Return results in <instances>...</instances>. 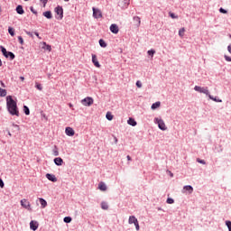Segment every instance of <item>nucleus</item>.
<instances>
[{
  "mask_svg": "<svg viewBox=\"0 0 231 231\" xmlns=\"http://www.w3.org/2000/svg\"><path fill=\"white\" fill-rule=\"evenodd\" d=\"M6 106L8 112L13 116H19V108H17V102L12 98V96H7L6 97Z\"/></svg>",
  "mask_w": 231,
  "mask_h": 231,
  "instance_id": "1",
  "label": "nucleus"
},
{
  "mask_svg": "<svg viewBox=\"0 0 231 231\" xmlns=\"http://www.w3.org/2000/svg\"><path fill=\"white\" fill-rule=\"evenodd\" d=\"M194 89L198 91V93H203L204 95H208L210 100H214V102H222V100H217L216 97H212L208 92V88H202L199 86H195Z\"/></svg>",
  "mask_w": 231,
  "mask_h": 231,
  "instance_id": "2",
  "label": "nucleus"
},
{
  "mask_svg": "<svg viewBox=\"0 0 231 231\" xmlns=\"http://www.w3.org/2000/svg\"><path fill=\"white\" fill-rule=\"evenodd\" d=\"M54 12L56 14L55 17L58 21H62L64 18V9L62 6L58 5L56 8H54Z\"/></svg>",
  "mask_w": 231,
  "mask_h": 231,
  "instance_id": "3",
  "label": "nucleus"
},
{
  "mask_svg": "<svg viewBox=\"0 0 231 231\" xmlns=\"http://www.w3.org/2000/svg\"><path fill=\"white\" fill-rule=\"evenodd\" d=\"M154 122L155 124H158V127L161 131H167V125H165V122L162 119L156 117Z\"/></svg>",
  "mask_w": 231,
  "mask_h": 231,
  "instance_id": "4",
  "label": "nucleus"
},
{
  "mask_svg": "<svg viewBox=\"0 0 231 231\" xmlns=\"http://www.w3.org/2000/svg\"><path fill=\"white\" fill-rule=\"evenodd\" d=\"M20 204L23 207V208H25L26 210H29L30 212H32V204L30 203V201H28V199H23L20 201Z\"/></svg>",
  "mask_w": 231,
  "mask_h": 231,
  "instance_id": "5",
  "label": "nucleus"
},
{
  "mask_svg": "<svg viewBox=\"0 0 231 231\" xmlns=\"http://www.w3.org/2000/svg\"><path fill=\"white\" fill-rule=\"evenodd\" d=\"M129 225H134L136 230H140V224L138 223V219L134 216H130L128 219Z\"/></svg>",
  "mask_w": 231,
  "mask_h": 231,
  "instance_id": "6",
  "label": "nucleus"
},
{
  "mask_svg": "<svg viewBox=\"0 0 231 231\" xmlns=\"http://www.w3.org/2000/svg\"><path fill=\"white\" fill-rule=\"evenodd\" d=\"M93 102H94L93 97H85L83 100H81V104L88 107H89V106H93Z\"/></svg>",
  "mask_w": 231,
  "mask_h": 231,
  "instance_id": "7",
  "label": "nucleus"
},
{
  "mask_svg": "<svg viewBox=\"0 0 231 231\" xmlns=\"http://www.w3.org/2000/svg\"><path fill=\"white\" fill-rule=\"evenodd\" d=\"M130 3H131V0H120L118 2V6H120V8H122L123 10H125V8L129 6Z\"/></svg>",
  "mask_w": 231,
  "mask_h": 231,
  "instance_id": "8",
  "label": "nucleus"
},
{
  "mask_svg": "<svg viewBox=\"0 0 231 231\" xmlns=\"http://www.w3.org/2000/svg\"><path fill=\"white\" fill-rule=\"evenodd\" d=\"M92 10H93V17L95 19H102V11H100V9L93 7Z\"/></svg>",
  "mask_w": 231,
  "mask_h": 231,
  "instance_id": "9",
  "label": "nucleus"
},
{
  "mask_svg": "<svg viewBox=\"0 0 231 231\" xmlns=\"http://www.w3.org/2000/svg\"><path fill=\"white\" fill-rule=\"evenodd\" d=\"M133 21H134V26H135V28H140V25L142 24V20L140 19V17L134 16Z\"/></svg>",
  "mask_w": 231,
  "mask_h": 231,
  "instance_id": "10",
  "label": "nucleus"
},
{
  "mask_svg": "<svg viewBox=\"0 0 231 231\" xmlns=\"http://www.w3.org/2000/svg\"><path fill=\"white\" fill-rule=\"evenodd\" d=\"M182 192L183 194H187V192H189V194H192V192H194V188H192V186L190 185L184 186Z\"/></svg>",
  "mask_w": 231,
  "mask_h": 231,
  "instance_id": "11",
  "label": "nucleus"
},
{
  "mask_svg": "<svg viewBox=\"0 0 231 231\" xmlns=\"http://www.w3.org/2000/svg\"><path fill=\"white\" fill-rule=\"evenodd\" d=\"M110 32H112V33H118V32H120V29L118 28V25H116V23L111 24L110 25Z\"/></svg>",
  "mask_w": 231,
  "mask_h": 231,
  "instance_id": "12",
  "label": "nucleus"
},
{
  "mask_svg": "<svg viewBox=\"0 0 231 231\" xmlns=\"http://www.w3.org/2000/svg\"><path fill=\"white\" fill-rule=\"evenodd\" d=\"M30 228H31V230H33V231H35V230H37V228H39V222L38 221H31L30 222Z\"/></svg>",
  "mask_w": 231,
  "mask_h": 231,
  "instance_id": "13",
  "label": "nucleus"
},
{
  "mask_svg": "<svg viewBox=\"0 0 231 231\" xmlns=\"http://www.w3.org/2000/svg\"><path fill=\"white\" fill-rule=\"evenodd\" d=\"M65 133H66L67 136H75V130H73V128H71V127H67L65 129Z\"/></svg>",
  "mask_w": 231,
  "mask_h": 231,
  "instance_id": "14",
  "label": "nucleus"
},
{
  "mask_svg": "<svg viewBox=\"0 0 231 231\" xmlns=\"http://www.w3.org/2000/svg\"><path fill=\"white\" fill-rule=\"evenodd\" d=\"M92 62L96 68H100V63L98 62V59H97V55L92 54Z\"/></svg>",
  "mask_w": 231,
  "mask_h": 231,
  "instance_id": "15",
  "label": "nucleus"
},
{
  "mask_svg": "<svg viewBox=\"0 0 231 231\" xmlns=\"http://www.w3.org/2000/svg\"><path fill=\"white\" fill-rule=\"evenodd\" d=\"M46 178L50 181H53V182L57 181V177H55V175H53V174L47 173Z\"/></svg>",
  "mask_w": 231,
  "mask_h": 231,
  "instance_id": "16",
  "label": "nucleus"
},
{
  "mask_svg": "<svg viewBox=\"0 0 231 231\" xmlns=\"http://www.w3.org/2000/svg\"><path fill=\"white\" fill-rule=\"evenodd\" d=\"M98 189H99V190L106 192V190H107V186H106V183H104V182H99Z\"/></svg>",
  "mask_w": 231,
  "mask_h": 231,
  "instance_id": "17",
  "label": "nucleus"
},
{
  "mask_svg": "<svg viewBox=\"0 0 231 231\" xmlns=\"http://www.w3.org/2000/svg\"><path fill=\"white\" fill-rule=\"evenodd\" d=\"M54 163L58 166H60L62 165V163H64V161L62 160V158L57 157L54 159Z\"/></svg>",
  "mask_w": 231,
  "mask_h": 231,
  "instance_id": "18",
  "label": "nucleus"
},
{
  "mask_svg": "<svg viewBox=\"0 0 231 231\" xmlns=\"http://www.w3.org/2000/svg\"><path fill=\"white\" fill-rule=\"evenodd\" d=\"M43 15L46 17V19H53V14H51V11L44 12Z\"/></svg>",
  "mask_w": 231,
  "mask_h": 231,
  "instance_id": "19",
  "label": "nucleus"
},
{
  "mask_svg": "<svg viewBox=\"0 0 231 231\" xmlns=\"http://www.w3.org/2000/svg\"><path fill=\"white\" fill-rule=\"evenodd\" d=\"M16 12L17 14H19V15H23V14H24V9H23V5H18L16 7Z\"/></svg>",
  "mask_w": 231,
  "mask_h": 231,
  "instance_id": "20",
  "label": "nucleus"
},
{
  "mask_svg": "<svg viewBox=\"0 0 231 231\" xmlns=\"http://www.w3.org/2000/svg\"><path fill=\"white\" fill-rule=\"evenodd\" d=\"M127 124L129 125H132L133 127H134V126H136V121L134 119V118H129L128 119V121H127Z\"/></svg>",
  "mask_w": 231,
  "mask_h": 231,
  "instance_id": "21",
  "label": "nucleus"
},
{
  "mask_svg": "<svg viewBox=\"0 0 231 231\" xmlns=\"http://www.w3.org/2000/svg\"><path fill=\"white\" fill-rule=\"evenodd\" d=\"M41 206L42 208H46L48 207V202L44 199H39Z\"/></svg>",
  "mask_w": 231,
  "mask_h": 231,
  "instance_id": "22",
  "label": "nucleus"
},
{
  "mask_svg": "<svg viewBox=\"0 0 231 231\" xmlns=\"http://www.w3.org/2000/svg\"><path fill=\"white\" fill-rule=\"evenodd\" d=\"M0 50L4 55V57H5L6 59H8V51H6V49L4 46H0Z\"/></svg>",
  "mask_w": 231,
  "mask_h": 231,
  "instance_id": "23",
  "label": "nucleus"
},
{
  "mask_svg": "<svg viewBox=\"0 0 231 231\" xmlns=\"http://www.w3.org/2000/svg\"><path fill=\"white\" fill-rule=\"evenodd\" d=\"M8 57L10 58V60H14V59H15V54L12 51H7V59Z\"/></svg>",
  "mask_w": 231,
  "mask_h": 231,
  "instance_id": "24",
  "label": "nucleus"
},
{
  "mask_svg": "<svg viewBox=\"0 0 231 231\" xmlns=\"http://www.w3.org/2000/svg\"><path fill=\"white\" fill-rule=\"evenodd\" d=\"M8 33L11 34V37H14L15 36V30H14V28H12V27H8Z\"/></svg>",
  "mask_w": 231,
  "mask_h": 231,
  "instance_id": "25",
  "label": "nucleus"
},
{
  "mask_svg": "<svg viewBox=\"0 0 231 231\" xmlns=\"http://www.w3.org/2000/svg\"><path fill=\"white\" fill-rule=\"evenodd\" d=\"M99 45L101 46V48H107V43H106V42L104 40H99Z\"/></svg>",
  "mask_w": 231,
  "mask_h": 231,
  "instance_id": "26",
  "label": "nucleus"
},
{
  "mask_svg": "<svg viewBox=\"0 0 231 231\" xmlns=\"http://www.w3.org/2000/svg\"><path fill=\"white\" fill-rule=\"evenodd\" d=\"M160 106H161L160 101L155 102V103H153V104L152 105V109H158V107H160Z\"/></svg>",
  "mask_w": 231,
  "mask_h": 231,
  "instance_id": "27",
  "label": "nucleus"
},
{
  "mask_svg": "<svg viewBox=\"0 0 231 231\" xmlns=\"http://www.w3.org/2000/svg\"><path fill=\"white\" fill-rule=\"evenodd\" d=\"M101 208H103V210H107V208H109V206L107 205L106 202H102Z\"/></svg>",
  "mask_w": 231,
  "mask_h": 231,
  "instance_id": "28",
  "label": "nucleus"
},
{
  "mask_svg": "<svg viewBox=\"0 0 231 231\" xmlns=\"http://www.w3.org/2000/svg\"><path fill=\"white\" fill-rule=\"evenodd\" d=\"M106 118H107L109 121L113 120V114H111V112H107L106 115Z\"/></svg>",
  "mask_w": 231,
  "mask_h": 231,
  "instance_id": "29",
  "label": "nucleus"
},
{
  "mask_svg": "<svg viewBox=\"0 0 231 231\" xmlns=\"http://www.w3.org/2000/svg\"><path fill=\"white\" fill-rule=\"evenodd\" d=\"M43 45L45 46V47H42L44 50H47V51H51V45L46 44V42H43Z\"/></svg>",
  "mask_w": 231,
  "mask_h": 231,
  "instance_id": "30",
  "label": "nucleus"
},
{
  "mask_svg": "<svg viewBox=\"0 0 231 231\" xmlns=\"http://www.w3.org/2000/svg\"><path fill=\"white\" fill-rule=\"evenodd\" d=\"M0 97H6V89L0 88Z\"/></svg>",
  "mask_w": 231,
  "mask_h": 231,
  "instance_id": "31",
  "label": "nucleus"
},
{
  "mask_svg": "<svg viewBox=\"0 0 231 231\" xmlns=\"http://www.w3.org/2000/svg\"><path fill=\"white\" fill-rule=\"evenodd\" d=\"M180 37H183L185 35V28H181L179 31Z\"/></svg>",
  "mask_w": 231,
  "mask_h": 231,
  "instance_id": "32",
  "label": "nucleus"
},
{
  "mask_svg": "<svg viewBox=\"0 0 231 231\" xmlns=\"http://www.w3.org/2000/svg\"><path fill=\"white\" fill-rule=\"evenodd\" d=\"M23 111H24L25 115H27V116L30 115V108H28V106H24Z\"/></svg>",
  "mask_w": 231,
  "mask_h": 231,
  "instance_id": "33",
  "label": "nucleus"
},
{
  "mask_svg": "<svg viewBox=\"0 0 231 231\" xmlns=\"http://www.w3.org/2000/svg\"><path fill=\"white\" fill-rule=\"evenodd\" d=\"M53 155L54 156H59V149L57 148V146L54 147Z\"/></svg>",
  "mask_w": 231,
  "mask_h": 231,
  "instance_id": "34",
  "label": "nucleus"
},
{
  "mask_svg": "<svg viewBox=\"0 0 231 231\" xmlns=\"http://www.w3.org/2000/svg\"><path fill=\"white\" fill-rule=\"evenodd\" d=\"M170 17H171V19H178V15H176L174 13H169Z\"/></svg>",
  "mask_w": 231,
  "mask_h": 231,
  "instance_id": "35",
  "label": "nucleus"
},
{
  "mask_svg": "<svg viewBox=\"0 0 231 231\" xmlns=\"http://www.w3.org/2000/svg\"><path fill=\"white\" fill-rule=\"evenodd\" d=\"M35 88H38L39 91H42V85L36 83Z\"/></svg>",
  "mask_w": 231,
  "mask_h": 231,
  "instance_id": "36",
  "label": "nucleus"
},
{
  "mask_svg": "<svg viewBox=\"0 0 231 231\" xmlns=\"http://www.w3.org/2000/svg\"><path fill=\"white\" fill-rule=\"evenodd\" d=\"M64 222L65 223H71V217H64Z\"/></svg>",
  "mask_w": 231,
  "mask_h": 231,
  "instance_id": "37",
  "label": "nucleus"
},
{
  "mask_svg": "<svg viewBox=\"0 0 231 231\" xmlns=\"http://www.w3.org/2000/svg\"><path fill=\"white\" fill-rule=\"evenodd\" d=\"M156 51L154 50L148 51V55H151L152 57H153Z\"/></svg>",
  "mask_w": 231,
  "mask_h": 231,
  "instance_id": "38",
  "label": "nucleus"
},
{
  "mask_svg": "<svg viewBox=\"0 0 231 231\" xmlns=\"http://www.w3.org/2000/svg\"><path fill=\"white\" fill-rule=\"evenodd\" d=\"M226 225L228 230L231 231V221H228V220L226 221Z\"/></svg>",
  "mask_w": 231,
  "mask_h": 231,
  "instance_id": "39",
  "label": "nucleus"
},
{
  "mask_svg": "<svg viewBox=\"0 0 231 231\" xmlns=\"http://www.w3.org/2000/svg\"><path fill=\"white\" fill-rule=\"evenodd\" d=\"M40 3L43 4V8H45L46 5H48V0H40Z\"/></svg>",
  "mask_w": 231,
  "mask_h": 231,
  "instance_id": "40",
  "label": "nucleus"
},
{
  "mask_svg": "<svg viewBox=\"0 0 231 231\" xmlns=\"http://www.w3.org/2000/svg\"><path fill=\"white\" fill-rule=\"evenodd\" d=\"M18 41L20 42V44H24V40L21 37V36H18Z\"/></svg>",
  "mask_w": 231,
  "mask_h": 231,
  "instance_id": "41",
  "label": "nucleus"
},
{
  "mask_svg": "<svg viewBox=\"0 0 231 231\" xmlns=\"http://www.w3.org/2000/svg\"><path fill=\"white\" fill-rule=\"evenodd\" d=\"M0 187L1 189H5V182L3 181V179L0 178Z\"/></svg>",
  "mask_w": 231,
  "mask_h": 231,
  "instance_id": "42",
  "label": "nucleus"
},
{
  "mask_svg": "<svg viewBox=\"0 0 231 231\" xmlns=\"http://www.w3.org/2000/svg\"><path fill=\"white\" fill-rule=\"evenodd\" d=\"M167 203H168L169 205H172V203H174V199H167Z\"/></svg>",
  "mask_w": 231,
  "mask_h": 231,
  "instance_id": "43",
  "label": "nucleus"
},
{
  "mask_svg": "<svg viewBox=\"0 0 231 231\" xmlns=\"http://www.w3.org/2000/svg\"><path fill=\"white\" fill-rule=\"evenodd\" d=\"M220 14H227V11L225 10L223 7L219 9Z\"/></svg>",
  "mask_w": 231,
  "mask_h": 231,
  "instance_id": "44",
  "label": "nucleus"
},
{
  "mask_svg": "<svg viewBox=\"0 0 231 231\" xmlns=\"http://www.w3.org/2000/svg\"><path fill=\"white\" fill-rule=\"evenodd\" d=\"M224 57L226 62H231V58L229 56L225 55Z\"/></svg>",
  "mask_w": 231,
  "mask_h": 231,
  "instance_id": "45",
  "label": "nucleus"
},
{
  "mask_svg": "<svg viewBox=\"0 0 231 231\" xmlns=\"http://www.w3.org/2000/svg\"><path fill=\"white\" fill-rule=\"evenodd\" d=\"M197 162L199 163H202V165H205V163H206L204 160H200V159H197Z\"/></svg>",
  "mask_w": 231,
  "mask_h": 231,
  "instance_id": "46",
  "label": "nucleus"
},
{
  "mask_svg": "<svg viewBox=\"0 0 231 231\" xmlns=\"http://www.w3.org/2000/svg\"><path fill=\"white\" fill-rule=\"evenodd\" d=\"M137 88H142V81L138 80L136 81Z\"/></svg>",
  "mask_w": 231,
  "mask_h": 231,
  "instance_id": "47",
  "label": "nucleus"
},
{
  "mask_svg": "<svg viewBox=\"0 0 231 231\" xmlns=\"http://www.w3.org/2000/svg\"><path fill=\"white\" fill-rule=\"evenodd\" d=\"M30 10H31V12H32V14H34L35 15H37V11L33 10V7H31Z\"/></svg>",
  "mask_w": 231,
  "mask_h": 231,
  "instance_id": "48",
  "label": "nucleus"
},
{
  "mask_svg": "<svg viewBox=\"0 0 231 231\" xmlns=\"http://www.w3.org/2000/svg\"><path fill=\"white\" fill-rule=\"evenodd\" d=\"M26 34L29 35L30 37H33V34L30 32H26Z\"/></svg>",
  "mask_w": 231,
  "mask_h": 231,
  "instance_id": "49",
  "label": "nucleus"
},
{
  "mask_svg": "<svg viewBox=\"0 0 231 231\" xmlns=\"http://www.w3.org/2000/svg\"><path fill=\"white\" fill-rule=\"evenodd\" d=\"M227 51L231 53V43L227 46Z\"/></svg>",
  "mask_w": 231,
  "mask_h": 231,
  "instance_id": "50",
  "label": "nucleus"
},
{
  "mask_svg": "<svg viewBox=\"0 0 231 231\" xmlns=\"http://www.w3.org/2000/svg\"><path fill=\"white\" fill-rule=\"evenodd\" d=\"M34 35H36V37H38V39H41V36L39 35V32H34Z\"/></svg>",
  "mask_w": 231,
  "mask_h": 231,
  "instance_id": "51",
  "label": "nucleus"
},
{
  "mask_svg": "<svg viewBox=\"0 0 231 231\" xmlns=\"http://www.w3.org/2000/svg\"><path fill=\"white\" fill-rule=\"evenodd\" d=\"M114 139H115V143H118V138H116V136H115Z\"/></svg>",
  "mask_w": 231,
  "mask_h": 231,
  "instance_id": "52",
  "label": "nucleus"
},
{
  "mask_svg": "<svg viewBox=\"0 0 231 231\" xmlns=\"http://www.w3.org/2000/svg\"><path fill=\"white\" fill-rule=\"evenodd\" d=\"M169 173H170L171 178L174 177V174L172 172L169 171Z\"/></svg>",
  "mask_w": 231,
  "mask_h": 231,
  "instance_id": "53",
  "label": "nucleus"
},
{
  "mask_svg": "<svg viewBox=\"0 0 231 231\" xmlns=\"http://www.w3.org/2000/svg\"><path fill=\"white\" fill-rule=\"evenodd\" d=\"M126 158H127L128 162H131V156L127 155Z\"/></svg>",
  "mask_w": 231,
  "mask_h": 231,
  "instance_id": "54",
  "label": "nucleus"
},
{
  "mask_svg": "<svg viewBox=\"0 0 231 231\" xmlns=\"http://www.w3.org/2000/svg\"><path fill=\"white\" fill-rule=\"evenodd\" d=\"M20 80L23 82L24 81V77H20Z\"/></svg>",
  "mask_w": 231,
  "mask_h": 231,
  "instance_id": "55",
  "label": "nucleus"
},
{
  "mask_svg": "<svg viewBox=\"0 0 231 231\" xmlns=\"http://www.w3.org/2000/svg\"><path fill=\"white\" fill-rule=\"evenodd\" d=\"M1 86L2 88H5V83L3 81H1Z\"/></svg>",
  "mask_w": 231,
  "mask_h": 231,
  "instance_id": "56",
  "label": "nucleus"
},
{
  "mask_svg": "<svg viewBox=\"0 0 231 231\" xmlns=\"http://www.w3.org/2000/svg\"><path fill=\"white\" fill-rule=\"evenodd\" d=\"M1 66H3V61L0 59V68H1Z\"/></svg>",
  "mask_w": 231,
  "mask_h": 231,
  "instance_id": "57",
  "label": "nucleus"
},
{
  "mask_svg": "<svg viewBox=\"0 0 231 231\" xmlns=\"http://www.w3.org/2000/svg\"><path fill=\"white\" fill-rule=\"evenodd\" d=\"M69 107H73V105L70 103V104H69Z\"/></svg>",
  "mask_w": 231,
  "mask_h": 231,
  "instance_id": "58",
  "label": "nucleus"
},
{
  "mask_svg": "<svg viewBox=\"0 0 231 231\" xmlns=\"http://www.w3.org/2000/svg\"><path fill=\"white\" fill-rule=\"evenodd\" d=\"M8 134H9V136H12V134L10 132L8 133Z\"/></svg>",
  "mask_w": 231,
  "mask_h": 231,
  "instance_id": "59",
  "label": "nucleus"
},
{
  "mask_svg": "<svg viewBox=\"0 0 231 231\" xmlns=\"http://www.w3.org/2000/svg\"><path fill=\"white\" fill-rule=\"evenodd\" d=\"M66 3H68V1H69V0H64Z\"/></svg>",
  "mask_w": 231,
  "mask_h": 231,
  "instance_id": "60",
  "label": "nucleus"
},
{
  "mask_svg": "<svg viewBox=\"0 0 231 231\" xmlns=\"http://www.w3.org/2000/svg\"><path fill=\"white\" fill-rule=\"evenodd\" d=\"M0 14H1V7H0Z\"/></svg>",
  "mask_w": 231,
  "mask_h": 231,
  "instance_id": "61",
  "label": "nucleus"
},
{
  "mask_svg": "<svg viewBox=\"0 0 231 231\" xmlns=\"http://www.w3.org/2000/svg\"><path fill=\"white\" fill-rule=\"evenodd\" d=\"M24 1H28V0H24Z\"/></svg>",
  "mask_w": 231,
  "mask_h": 231,
  "instance_id": "62",
  "label": "nucleus"
}]
</instances>
